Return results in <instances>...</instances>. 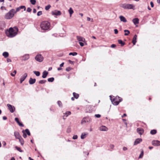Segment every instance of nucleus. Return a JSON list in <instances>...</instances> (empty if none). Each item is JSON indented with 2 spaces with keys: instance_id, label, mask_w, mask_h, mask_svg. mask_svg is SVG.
Masks as SVG:
<instances>
[{
  "instance_id": "69168bd1",
  "label": "nucleus",
  "mask_w": 160,
  "mask_h": 160,
  "mask_svg": "<svg viewBox=\"0 0 160 160\" xmlns=\"http://www.w3.org/2000/svg\"><path fill=\"white\" fill-rule=\"evenodd\" d=\"M3 119L4 120H6L7 119V117L6 116H3L2 117Z\"/></svg>"
},
{
  "instance_id": "c03bdc74",
  "label": "nucleus",
  "mask_w": 160,
  "mask_h": 160,
  "mask_svg": "<svg viewBox=\"0 0 160 160\" xmlns=\"http://www.w3.org/2000/svg\"><path fill=\"white\" fill-rule=\"evenodd\" d=\"M143 155V151H142L141 152L140 154L139 157H138V158H142V157Z\"/></svg>"
},
{
  "instance_id": "bb28decb",
  "label": "nucleus",
  "mask_w": 160,
  "mask_h": 160,
  "mask_svg": "<svg viewBox=\"0 0 160 160\" xmlns=\"http://www.w3.org/2000/svg\"><path fill=\"white\" fill-rule=\"evenodd\" d=\"M12 9V10H14L13 11H14L15 14L17 12L19 11L21 9H20V7L17 8H16V10L14 9Z\"/></svg>"
},
{
  "instance_id": "7c9ffc66",
  "label": "nucleus",
  "mask_w": 160,
  "mask_h": 160,
  "mask_svg": "<svg viewBox=\"0 0 160 160\" xmlns=\"http://www.w3.org/2000/svg\"><path fill=\"white\" fill-rule=\"evenodd\" d=\"M33 72L37 76H39L40 75V72L39 71H33Z\"/></svg>"
},
{
  "instance_id": "49530a36",
  "label": "nucleus",
  "mask_w": 160,
  "mask_h": 160,
  "mask_svg": "<svg viewBox=\"0 0 160 160\" xmlns=\"http://www.w3.org/2000/svg\"><path fill=\"white\" fill-rule=\"evenodd\" d=\"M65 114H66V117H68L69 115L71 114V112L70 111H68L66 112Z\"/></svg>"
},
{
  "instance_id": "5fc2aeb1",
  "label": "nucleus",
  "mask_w": 160,
  "mask_h": 160,
  "mask_svg": "<svg viewBox=\"0 0 160 160\" xmlns=\"http://www.w3.org/2000/svg\"><path fill=\"white\" fill-rule=\"evenodd\" d=\"M31 10L32 9L30 8H28L27 10V11L28 12H30Z\"/></svg>"
},
{
  "instance_id": "dca6fc26",
  "label": "nucleus",
  "mask_w": 160,
  "mask_h": 160,
  "mask_svg": "<svg viewBox=\"0 0 160 160\" xmlns=\"http://www.w3.org/2000/svg\"><path fill=\"white\" fill-rule=\"evenodd\" d=\"M36 80L35 78H30L29 82L30 84H33L35 83Z\"/></svg>"
},
{
  "instance_id": "79ce46f5",
  "label": "nucleus",
  "mask_w": 160,
  "mask_h": 160,
  "mask_svg": "<svg viewBox=\"0 0 160 160\" xmlns=\"http://www.w3.org/2000/svg\"><path fill=\"white\" fill-rule=\"evenodd\" d=\"M58 104L59 107H62V103L60 101H58L57 102Z\"/></svg>"
},
{
  "instance_id": "de8ad7c7",
  "label": "nucleus",
  "mask_w": 160,
  "mask_h": 160,
  "mask_svg": "<svg viewBox=\"0 0 160 160\" xmlns=\"http://www.w3.org/2000/svg\"><path fill=\"white\" fill-rule=\"evenodd\" d=\"M20 9H23L24 11H25L26 9V8L25 6H20Z\"/></svg>"
},
{
  "instance_id": "423d86ee",
  "label": "nucleus",
  "mask_w": 160,
  "mask_h": 160,
  "mask_svg": "<svg viewBox=\"0 0 160 160\" xmlns=\"http://www.w3.org/2000/svg\"><path fill=\"white\" fill-rule=\"evenodd\" d=\"M7 106L8 107V108L10 110V111L12 113L14 112L15 110V108L14 106H12L9 104H8Z\"/></svg>"
},
{
  "instance_id": "20e7f679",
  "label": "nucleus",
  "mask_w": 160,
  "mask_h": 160,
  "mask_svg": "<svg viewBox=\"0 0 160 160\" xmlns=\"http://www.w3.org/2000/svg\"><path fill=\"white\" fill-rule=\"evenodd\" d=\"M14 10L11 9L8 12L6 13L4 16V18L7 19H10L12 18L14 16L15 13Z\"/></svg>"
},
{
  "instance_id": "58836bf2",
  "label": "nucleus",
  "mask_w": 160,
  "mask_h": 160,
  "mask_svg": "<svg viewBox=\"0 0 160 160\" xmlns=\"http://www.w3.org/2000/svg\"><path fill=\"white\" fill-rule=\"evenodd\" d=\"M77 54V53L76 52H70L69 54V55H72L73 56H75Z\"/></svg>"
},
{
  "instance_id": "8fccbe9b",
  "label": "nucleus",
  "mask_w": 160,
  "mask_h": 160,
  "mask_svg": "<svg viewBox=\"0 0 160 160\" xmlns=\"http://www.w3.org/2000/svg\"><path fill=\"white\" fill-rule=\"evenodd\" d=\"M42 14V12L41 11H39L37 13V15L38 16H40Z\"/></svg>"
},
{
  "instance_id": "473e14b6",
  "label": "nucleus",
  "mask_w": 160,
  "mask_h": 160,
  "mask_svg": "<svg viewBox=\"0 0 160 160\" xmlns=\"http://www.w3.org/2000/svg\"><path fill=\"white\" fill-rule=\"evenodd\" d=\"M25 132L26 133H27V135L28 136L30 135V131L28 129H26L25 130Z\"/></svg>"
},
{
  "instance_id": "a878e982",
  "label": "nucleus",
  "mask_w": 160,
  "mask_h": 160,
  "mask_svg": "<svg viewBox=\"0 0 160 160\" xmlns=\"http://www.w3.org/2000/svg\"><path fill=\"white\" fill-rule=\"evenodd\" d=\"M118 43L121 45V46H123L125 44V43L121 40H118Z\"/></svg>"
},
{
  "instance_id": "f257e3e1",
  "label": "nucleus",
  "mask_w": 160,
  "mask_h": 160,
  "mask_svg": "<svg viewBox=\"0 0 160 160\" xmlns=\"http://www.w3.org/2000/svg\"><path fill=\"white\" fill-rule=\"evenodd\" d=\"M18 32V28L17 27H14L13 28H10L8 31L6 32V34L8 37L12 38L17 34Z\"/></svg>"
},
{
  "instance_id": "5701e85b",
  "label": "nucleus",
  "mask_w": 160,
  "mask_h": 160,
  "mask_svg": "<svg viewBox=\"0 0 160 160\" xmlns=\"http://www.w3.org/2000/svg\"><path fill=\"white\" fill-rule=\"evenodd\" d=\"M29 58V56L28 54H25L22 57V60L25 61L28 59Z\"/></svg>"
},
{
  "instance_id": "f03ea898",
  "label": "nucleus",
  "mask_w": 160,
  "mask_h": 160,
  "mask_svg": "<svg viewBox=\"0 0 160 160\" xmlns=\"http://www.w3.org/2000/svg\"><path fill=\"white\" fill-rule=\"evenodd\" d=\"M50 23L48 21H43L40 24L41 28L43 30H48L50 27Z\"/></svg>"
},
{
  "instance_id": "f3484780",
  "label": "nucleus",
  "mask_w": 160,
  "mask_h": 160,
  "mask_svg": "<svg viewBox=\"0 0 160 160\" xmlns=\"http://www.w3.org/2000/svg\"><path fill=\"white\" fill-rule=\"evenodd\" d=\"M48 74V72L46 71H44L42 73V77L43 78H45Z\"/></svg>"
},
{
  "instance_id": "ea45409f",
  "label": "nucleus",
  "mask_w": 160,
  "mask_h": 160,
  "mask_svg": "<svg viewBox=\"0 0 160 160\" xmlns=\"http://www.w3.org/2000/svg\"><path fill=\"white\" fill-rule=\"evenodd\" d=\"M51 7V6L50 5H48L45 6V9L46 10H48L50 9Z\"/></svg>"
},
{
  "instance_id": "4be33fe9",
  "label": "nucleus",
  "mask_w": 160,
  "mask_h": 160,
  "mask_svg": "<svg viewBox=\"0 0 160 160\" xmlns=\"http://www.w3.org/2000/svg\"><path fill=\"white\" fill-rule=\"evenodd\" d=\"M127 5L128 4L121 3L119 5V6L120 7L123 8L124 9H127Z\"/></svg>"
},
{
  "instance_id": "c9c22d12",
  "label": "nucleus",
  "mask_w": 160,
  "mask_h": 160,
  "mask_svg": "<svg viewBox=\"0 0 160 160\" xmlns=\"http://www.w3.org/2000/svg\"><path fill=\"white\" fill-rule=\"evenodd\" d=\"M17 71L16 70H14L13 72L11 73V75L13 77H14L15 76V75L16 74Z\"/></svg>"
},
{
  "instance_id": "13d9d810",
  "label": "nucleus",
  "mask_w": 160,
  "mask_h": 160,
  "mask_svg": "<svg viewBox=\"0 0 160 160\" xmlns=\"http://www.w3.org/2000/svg\"><path fill=\"white\" fill-rule=\"evenodd\" d=\"M150 5L151 6V7L152 8H153L154 7V4L151 1L150 2Z\"/></svg>"
},
{
  "instance_id": "4c0bfd02",
  "label": "nucleus",
  "mask_w": 160,
  "mask_h": 160,
  "mask_svg": "<svg viewBox=\"0 0 160 160\" xmlns=\"http://www.w3.org/2000/svg\"><path fill=\"white\" fill-rule=\"evenodd\" d=\"M86 134L85 133H82L81 136V138L82 139H84L85 137V136Z\"/></svg>"
},
{
  "instance_id": "c85d7f7f",
  "label": "nucleus",
  "mask_w": 160,
  "mask_h": 160,
  "mask_svg": "<svg viewBox=\"0 0 160 160\" xmlns=\"http://www.w3.org/2000/svg\"><path fill=\"white\" fill-rule=\"evenodd\" d=\"M73 94L74 98L76 99L78 98L79 96V95L78 94L76 93L75 92H73Z\"/></svg>"
},
{
  "instance_id": "3c124183",
  "label": "nucleus",
  "mask_w": 160,
  "mask_h": 160,
  "mask_svg": "<svg viewBox=\"0 0 160 160\" xmlns=\"http://www.w3.org/2000/svg\"><path fill=\"white\" fill-rule=\"evenodd\" d=\"M109 147L110 148H111L112 149H113L114 147V146L113 144H110L109 145Z\"/></svg>"
},
{
  "instance_id": "0e129e2a",
  "label": "nucleus",
  "mask_w": 160,
  "mask_h": 160,
  "mask_svg": "<svg viewBox=\"0 0 160 160\" xmlns=\"http://www.w3.org/2000/svg\"><path fill=\"white\" fill-rule=\"evenodd\" d=\"M64 64V62H62L61 64L60 65V67H62L63 66V65Z\"/></svg>"
},
{
  "instance_id": "6e6d98bb",
  "label": "nucleus",
  "mask_w": 160,
  "mask_h": 160,
  "mask_svg": "<svg viewBox=\"0 0 160 160\" xmlns=\"http://www.w3.org/2000/svg\"><path fill=\"white\" fill-rule=\"evenodd\" d=\"M78 138V136L77 135H74L73 137L72 138L73 139H77Z\"/></svg>"
},
{
  "instance_id": "aec40b11",
  "label": "nucleus",
  "mask_w": 160,
  "mask_h": 160,
  "mask_svg": "<svg viewBox=\"0 0 160 160\" xmlns=\"http://www.w3.org/2000/svg\"><path fill=\"white\" fill-rule=\"evenodd\" d=\"M139 19L138 18H136L133 19L132 22L135 25H136L139 23Z\"/></svg>"
},
{
  "instance_id": "c756f323",
  "label": "nucleus",
  "mask_w": 160,
  "mask_h": 160,
  "mask_svg": "<svg viewBox=\"0 0 160 160\" xmlns=\"http://www.w3.org/2000/svg\"><path fill=\"white\" fill-rule=\"evenodd\" d=\"M124 31L125 32L124 33V35L125 36L128 35L130 33V31L128 30H124Z\"/></svg>"
},
{
  "instance_id": "37998d69",
  "label": "nucleus",
  "mask_w": 160,
  "mask_h": 160,
  "mask_svg": "<svg viewBox=\"0 0 160 160\" xmlns=\"http://www.w3.org/2000/svg\"><path fill=\"white\" fill-rule=\"evenodd\" d=\"M88 121L86 120L85 118H83L82 121V123L83 124L85 123H86V122H88Z\"/></svg>"
},
{
  "instance_id": "393cba45",
  "label": "nucleus",
  "mask_w": 160,
  "mask_h": 160,
  "mask_svg": "<svg viewBox=\"0 0 160 160\" xmlns=\"http://www.w3.org/2000/svg\"><path fill=\"white\" fill-rule=\"evenodd\" d=\"M2 55L5 58H7L9 56V54L8 52H5L3 53Z\"/></svg>"
},
{
  "instance_id": "6ab92c4d",
  "label": "nucleus",
  "mask_w": 160,
  "mask_h": 160,
  "mask_svg": "<svg viewBox=\"0 0 160 160\" xmlns=\"http://www.w3.org/2000/svg\"><path fill=\"white\" fill-rule=\"evenodd\" d=\"M134 7V6L132 4H128V5L127 6V9H134L133 8Z\"/></svg>"
},
{
  "instance_id": "4d7b16f0",
  "label": "nucleus",
  "mask_w": 160,
  "mask_h": 160,
  "mask_svg": "<svg viewBox=\"0 0 160 160\" xmlns=\"http://www.w3.org/2000/svg\"><path fill=\"white\" fill-rule=\"evenodd\" d=\"M114 33L115 34H117L118 32V31L117 29H115L114 30Z\"/></svg>"
},
{
  "instance_id": "a211bd4d",
  "label": "nucleus",
  "mask_w": 160,
  "mask_h": 160,
  "mask_svg": "<svg viewBox=\"0 0 160 160\" xmlns=\"http://www.w3.org/2000/svg\"><path fill=\"white\" fill-rule=\"evenodd\" d=\"M137 36L136 35H135L133 37V38L132 39V43L134 45H135L136 44V39H137Z\"/></svg>"
},
{
  "instance_id": "338daca9",
  "label": "nucleus",
  "mask_w": 160,
  "mask_h": 160,
  "mask_svg": "<svg viewBox=\"0 0 160 160\" xmlns=\"http://www.w3.org/2000/svg\"><path fill=\"white\" fill-rule=\"evenodd\" d=\"M68 62H69L70 63H71V64H73V62L72 61H71V60H68Z\"/></svg>"
},
{
  "instance_id": "603ef678",
  "label": "nucleus",
  "mask_w": 160,
  "mask_h": 160,
  "mask_svg": "<svg viewBox=\"0 0 160 160\" xmlns=\"http://www.w3.org/2000/svg\"><path fill=\"white\" fill-rule=\"evenodd\" d=\"M71 68L68 67L66 68V70L67 71L69 72L71 70Z\"/></svg>"
},
{
  "instance_id": "e2e57ef3",
  "label": "nucleus",
  "mask_w": 160,
  "mask_h": 160,
  "mask_svg": "<svg viewBox=\"0 0 160 160\" xmlns=\"http://www.w3.org/2000/svg\"><path fill=\"white\" fill-rule=\"evenodd\" d=\"M7 60L8 62H11L12 61L11 59L9 58H7Z\"/></svg>"
},
{
  "instance_id": "ddd939ff",
  "label": "nucleus",
  "mask_w": 160,
  "mask_h": 160,
  "mask_svg": "<svg viewBox=\"0 0 160 160\" xmlns=\"http://www.w3.org/2000/svg\"><path fill=\"white\" fill-rule=\"evenodd\" d=\"M14 135L15 137L16 138L18 139L21 138V136L20 135L19 133L17 132H14Z\"/></svg>"
},
{
  "instance_id": "0eeeda50",
  "label": "nucleus",
  "mask_w": 160,
  "mask_h": 160,
  "mask_svg": "<svg viewBox=\"0 0 160 160\" xmlns=\"http://www.w3.org/2000/svg\"><path fill=\"white\" fill-rule=\"evenodd\" d=\"M52 14L53 15L58 16L61 15V13L59 11L55 10L52 11Z\"/></svg>"
},
{
  "instance_id": "bf43d9fd",
  "label": "nucleus",
  "mask_w": 160,
  "mask_h": 160,
  "mask_svg": "<svg viewBox=\"0 0 160 160\" xmlns=\"http://www.w3.org/2000/svg\"><path fill=\"white\" fill-rule=\"evenodd\" d=\"M79 43L81 46L82 47L84 46V43L83 42H79Z\"/></svg>"
},
{
  "instance_id": "f704fd0d",
  "label": "nucleus",
  "mask_w": 160,
  "mask_h": 160,
  "mask_svg": "<svg viewBox=\"0 0 160 160\" xmlns=\"http://www.w3.org/2000/svg\"><path fill=\"white\" fill-rule=\"evenodd\" d=\"M47 82L46 80H41L39 81V84H43Z\"/></svg>"
},
{
  "instance_id": "412c9836",
  "label": "nucleus",
  "mask_w": 160,
  "mask_h": 160,
  "mask_svg": "<svg viewBox=\"0 0 160 160\" xmlns=\"http://www.w3.org/2000/svg\"><path fill=\"white\" fill-rule=\"evenodd\" d=\"M119 18L121 21H122L123 22H127V20L126 18L122 16H119Z\"/></svg>"
},
{
  "instance_id": "1a4fd4ad",
  "label": "nucleus",
  "mask_w": 160,
  "mask_h": 160,
  "mask_svg": "<svg viewBox=\"0 0 160 160\" xmlns=\"http://www.w3.org/2000/svg\"><path fill=\"white\" fill-rule=\"evenodd\" d=\"M137 132L140 135H141L144 132L143 129L141 128H138L137 129Z\"/></svg>"
},
{
  "instance_id": "864d4df0",
  "label": "nucleus",
  "mask_w": 160,
  "mask_h": 160,
  "mask_svg": "<svg viewBox=\"0 0 160 160\" xmlns=\"http://www.w3.org/2000/svg\"><path fill=\"white\" fill-rule=\"evenodd\" d=\"M95 116L97 118H99L101 117V115L99 114H95Z\"/></svg>"
},
{
  "instance_id": "4468645a",
  "label": "nucleus",
  "mask_w": 160,
  "mask_h": 160,
  "mask_svg": "<svg viewBox=\"0 0 160 160\" xmlns=\"http://www.w3.org/2000/svg\"><path fill=\"white\" fill-rule=\"evenodd\" d=\"M15 120L17 122L20 126L21 127H23L24 126V125L21 122H20L19 119L18 118H15Z\"/></svg>"
},
{
  "instance_id": "a18cd8bd",
  "label": "nucleus",
  "mask_w": 160,
  "mask_h": 160,
  "mask_svg": "<svg viewBox=\"0 0 160 160\" xmlns=\"http://www.w3.org/2000/svg\"><path fill=\"white\" fill-rule=\"evenodd\" d=\"M22 132L23 133V137L24 138H25L27 137V135L25 132V131L24 130H23L22 131Z\"/></svg>"
},
{
  "instance_id": "052dcab7",
  "label": "nucleus",
  "mask_w": 160,
  "mask_h": 160,
  "mask_svg": "<svg viewBox=\"0 0 160 160\" xmlns=\"http://www.w3.org/2000/svg\"><path fill=\"white\" fill-rule=\"evenodd\" d=\"M116 45H115L114 44H112L111 45V47L112 48H115V47H116Z\"/></svg>"
},
{
  "instance_id": "9b49d317",
  "label": "nucleus",
  "mask_w": 160,
  "mask_h": 160,
  "mask_svg": "<svg viewBox=\"0 0 160 160\" xmlns=\"http://www.w3.org/2000/svg\"><path fill=\"white\" fill-rule=\"evenodd\" d=\"M77 38L79 42H84L85 41V39L82 37L77 36Z\"/></svg>"
},
{
  "instance_id": "39448f33",
  "label": "nucleus",
  "mask_w": 160,
  "mask_h": 160,
  "mask_svg": "<svg viewBox=\"0 0 160 160\" xmlns=\"http://www.w3.org/2000/svg\"><path fill=\"white\" fill-rule=\"evenodd\" d=\"M35 59L38 62H41L43 60V58L41 54H39L35 57Z\"/></svg>"
},
{
  "instance_id": "09e8293b",
  "label": "nucleus",
  "mask_w": 160,
  "mask_h": 160,
  "mask_svg": "<svg viewBox=\"0 0 160 160\" xmlns=\"http://www.w3.org/2000/svg\"><path fill=\"white\" fill-rule=\"evenodd\" d=\"M71 128L70 127H68V128H67V132L68 133H69L71 132Z\"/></svg>"
},
{
  "instance_id": "72a5a7b5",
  "label": "nucleus",
  "mask_w": 160,
  "mask_h": 160,
  "mask_svg": "<svg viewBox=\"0 0 160 160\" xmlns=\"http://www.w3.org/2000/svg\"><path fill=\"white\" fill-rule=\"evenodd\" d=\"M54 78L52 77V78H48V81L49 82H52L54 81Z\"/></svg>"
},
{
  "instance_id": "9d476101",
  "label": "nucleus",
  "mask_w": 160,
  "mask_h": 160,
  "mask_svg": "<svg viewBox=\"0 0 160 160\" xmlns=\"http://www.w3.org/2000/svg\"><path fill=\"white\" fill-rule=\"evenodd\" d=\"M152 144L155 146L160 145V141L158 140L153 141L152 142Z\"/></svg>"
},
{
  "instance_id": "b1692460",
  "label": "nucleus",
  "mask_w": 160,
  "mask_h": 160,
  "mask_svg": "<svg viewBox=\"0 0 160 160\" xmlns=\"http://www.w3.org/2000/svg\"><path fill=\"white\" fill-rule=\"evenodd\" d=\"M19 142H20L21 145L22 146L24 143V141L22 137L18 139Z\"/></svg>"
},
{
  "instance_id": "e433bc0d",
  "label": "nucleus",
  "mask_w": 160,
  "mask_h": 160,
  "mask_svg": "<svg viewBox=\"0 0 160 160\" xmlns=\"http://www.w3.org/2000/svg\"><path fill=\"white\" fill-rule=\"evenodd\" d=\"M15 148L20 152H22L23 151L21 150V148L18 146H16Z\"/></svg>"
},
{
  "instance_id": "f8f14e48",
  "label": "nucleus",
  "mask_w": 160,
  "mask_h": 160,
  "mask_svg": "<svg viewBox=\"0 0 160 160\" xmlns=\"http://www.w3.org/2000/svg\"><path fill=\"white\" fill-rule=\"evenodd\" d=\"M141 138H138L136 139L134 141V145H135L139 143L142 141Z\"/></svg>"
},
{
  "instance_id": "cd10ccee",
  "label": "nucleus",
  "mask_w": 160,
  "mask_h": 160,
  "mask_svg": "<svg viewBox=\"0 0 160 160\" xmlns=\"http://www.w3.org/2000/svg\"><path fill=\"white\" fill-rule=\"evenodd\" d=\"M68 12L70 14V16H71V15L73 13V11L71 8H69V9L68 10Z\"/></svg>"
},
{
  "instance_id": "774afa93",
  "label": "nucleus",
  "mask_w": 160,
  "mask_h": 160,
  "mask_svg": "<svg viewBox=\"0 0 160 160\" xmlns=\"http://www.w3.org/2000/svg\"><path fill=\"white\" fill-rule=\"evenodd\" d=\"M2 144L3 146H5L6 145V143L5 142L3 141L2 142Z\"/></svg>"
},
{
  "instance_id": "680f3d73",
  "label": "nucleus",
  "mask_w": 160,
  "mask_h": 160,
  "mask_svg": "<svg viewBox=\"0 0 160 160\" xmlns=\"http://www.w3.org/2000/svg\"><path fill=\"white\" fill-rule=\"evenodd\" d=\"M122 149L124 151H126L127 150L128 148L127 147H124Z\"/></svg>"
},
{
  "instance_id": "7ed1b4c3",
  "label": "nucleus",
  "mask_w": 160,
  "mask_h": 160,
  "mask_svg": "<svg viewBox=\"0 0 160 160\" xmlns=\"http://www.w3.org/2000/svg\"><path fill=\"white\" fill-rule=\"evenodd\" d=\"M110 99L112 102V104L114 105H117L120 102H121L122 99L119 97H116L115 98L112 99V98L111 96H109Z\"/></svg>"
},
{
  "instance_id": "2f4dec72",
  "label": "nucleus",
  "mask_w": 160,
  "mask_h": 160,
  "mask_svg": "<svg viewBox=\"0 0 160 160\" xmlns=\"http://www.w3.org/2000/svg\"><path fill=\"white\" fill-rule=\"evenodd\" d=\"M157 133V131L156 130L153 129L151 131L150 134L152 135L155 134Z\"/></svg>"
},
{
  "instance_id": "2eb2a0df",
  "label": "nucleus",
  "mask_w": 160,
  "mask_h": 160,
  "mask_svg": "<svg viewBox=\"0 0 160 160\" xmlns=\"http://www.w3.org/2000/svg\"><path fill=\"white\" fill-rule=\"evenodd\" d=\"M100 130L101 131H107L108 130V128L106 127L102 126L100 127L99 128Z\"/></svg>"
},
{
  "instance_id": "6e6552de",
  "label": "nucleus",
  "mask_w": 160,
  "mask_h": 160,
  "mask_svg": "<svg viewBox=\"0 0 160 160\" xmlns=\"http://www.w3.org/2000/svg\"><path fill=\"white\" fill-rule=\"evenodd\" d=\"M27 76V74L26 73H24V74L20 78V83H22L25 80Z\"/></svg>"
},
{
  "instance_id": "a19ab883",
  "label": "nucleus",
  "mask_w": 160,
  "mask_h": 160,
  "mask_svg": "<svg viewBox=\"0 0 160 160\" xmlns=\"http://www.w3.org/2000/svg\"><path fill=\"white\" fill-rule=\"evenodd\" d=\"M30 2L33 5H35L36 3V0H30Z\"/></svg>"
}]
</instances>
